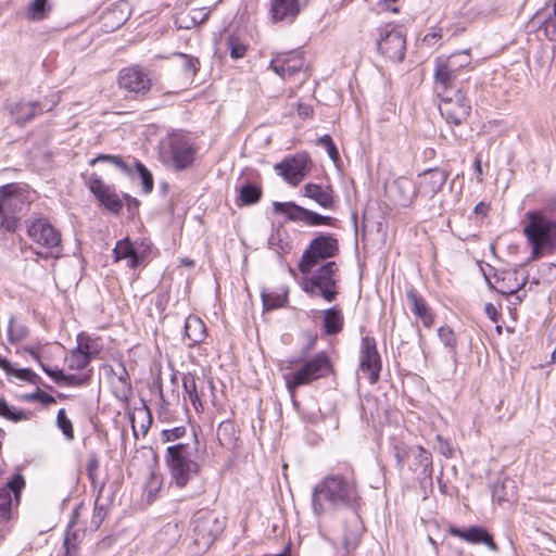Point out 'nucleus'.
Here are the masks:
<instances>
[{
  "mask_svg": "<svg viewBox=\"0 0 556 556\" xmlns=\"http://www.w3.org/2000/svg\"><path fill=\"white\" fill-rule=\"evenodd\" d=\"M358 485L354 472L331 473L315 485L312 493V508L320 516L329 509L346 507L353 510L352 530L345 535L346 540L356 541L363 532V523L357 508L361 505Z\"/></svg>",
  "mask_w": 556,
  "mask_h": 556,
  "instance_id": "1",
  "label": "nucleus"
},
{
  "mask_svg": "<svg viewBox=\"0 0 556 556\" xmlns=\"http://www.w3.org/2000/svg\"><path fill=\"white\" fill-rule=\"evenodd\" d=\"M522 232L531 247V260L556 252V219L546 215L545 211H528Z\"/></svg>",
  "mask_w": 556,
  "mask_h": 556,
  "instance_id": "2",
  "label": "nucleus"
},
{
  "mask_svg": "<svg viewBox=\"0 0 556 556\" xmlns=\"http://www.w3.org/2000/svg\"><path fill=\"white\" fill-rule=\"evenodd\" d=\"M165 463L172 481L184 488L200 473L199 441L194 435L192 443H177L167 446Z\"/></svg>",
  "mask_w": 556,
  "mask_h": 556,
  "instance_id": "3",
  "label": "nucleus"
},
{
  "mask_svg": "<svg viewBox=\"0 0 556 556\" xmlns=\"http://www.w3.org/2000/svg\"><path fill=\"white\" fill-rule=\"evenodd\" d=\"M30 192L18 184L0 188V230L14 232L21 226V216L30 204Z\"/></svg>",
  "mask_w": 556,
  "mask_h": 556,
  "instance_id": "4",
  "label": "nucleus"
},
{
  "mask_svg": "<svg viewBox=\"0 0 556 556\" xmlns=\"http://www.w3.org/2000/svg\"><path fill=\"white\" fill-rule=\"evenodd\" d=\"M435 91L441 98L439 111L442 117L450 124L460 125L469 116L471 105L457 84L454 86H435Z\"/></svg>",
  "mask_w": 556,
  "mask_h": 556,
  "instance_id": "5",
  "label": "nucleus"
},
{
  "mask_svg": "<svg viewBox=\"0 0 556 556\" xmlns=\"http://www.w3.org/2000/svg\"><path fill=\"white\" fill-rule=\"evenodd\" d=\"M331 369L328 355L325 352H319L313 358L305 361L298 370L285 376L287 389L293 393L302 386L327 377Z\"/></svg>",
  "mask_w": 556,
  "mask_h": 556,
  "instance_id": "6",
  "label": "nucleus"
},
{
  "mask_svg": "<svg viewBox=\"0 0 556 556\" xmlns=\"http://www.w3.org/2000/svg\"><path fill=\"white\" fill-rule=\"evenodd\" d=\"M339 254V242L330 233H320L314 238L303 252L299 262V270L303 275L312 273L319 262L334 257Z\"/></svg>",
  "mask_w": 556,
  "mask_h": 556,
  "instance_id": "7",
  "label": "nucleus"
},
{
  "mask_svg": "<svg viewBox=\"0 0 556 556\" xmlns=\"http://www.w3.org/2000/svg\"><path fill=\"white\" fill-rule=\"evenodd\" d=\"M338 265L330 261L320 266L309 278L305 280L304 291L309 295H321L327 302H332L339 294Z\"/></svg>",
  "mask_w": 556,
  "mask_h": 556,
  "instance_id": "8",
  "label": "nucleus"
},
{
  "mask_svg": "<svg viewBox=\"0 0 556 556\" xmlns=\"http://www.w3.org/2000/svg\"><path fill=\"white\" fill-rule=\"evenodd\" d=\"M225 522L214 511H198L191 521L193 543L199 551H206L222 533Z\"/></svg>",
  "mask_w": 556,
  "mask_h": 556,
  "instance_id": "9",
  "label": "nucleus"
},
{
  "mask_svg": "<svg viewBox=\"0 0 556 556\" xmlns=\"http://www.w3.org/2000/svg\"><path fill=\"white\" fill-rule=\"evenodd\" d=\"M471 56L468 50L457 51L446 58H438L434 68L435 86H454L462 70L469 67Z\"/></svg>",
  "mask_w": 556,
  "mask_h": 556,
  "instance_id": "10",
  "label": "nucleus"
},
{
  "mask_svg": "<svg viewBox=\"0 0 556 556\" xmlns=\"http://www.w3.org/2000/svg\"><path fill=\"white\" fill-rule=\"evenodd\" d=\"M194 149L190 142L181 136H172L167 142L162 143L161 157L163 162L170 164L176 169H186L194 161Z\"/></svg>",
  "mask_w": 556,
  "mask_h": 556,
  "instance_id": "11",
  "label": "nucleus"
},
{
  "mask_svg": "<svg viewBox=\"0 0 556 556\" xmlns=\"http://www.w3.org/2000/svg\"><path fill=\"white\" fill-rule=\"evenodd\" d=\"M379 37L378 51L393 62H402L406 51V39L403 31L393 25H386L379 29Z\"/></svg>",
  "mask_w": 556,
  "mask_h": 556,
  "instance_id": "12",
  "label": "nucleus"
},
{
  "mask_svg": "<svg viewBox=\"0 0 556 556\" xmlns=\"http://www.w3.org/2000/svg\"><path fill=\"white\" fill-rule=\"evenodd\" d=\"M98 162H104L118 168L122 173L134 177L138 176L141 179L142 189L144 193H150L153 189V177L150 170L140 162L135 161V165L127 164L121 156L111 154H100L90 161L93 165Z\"/></svg>",
  "mask_w": 556,
  "mask_h": 556,
  "instance_id": "13",
  "label": "nucleus"
},
{
  "mask_svg": "<svg viewBox=\"0 0 556 556\" xmlns=\"http://www.w3.org/2000/svg\"><path fill=\"white\" fill-rule=\"evenodd\" d=\"M269 66L282 79L298 77V83L302 84L307 78V74L304 71V59L298 51L277 55L271 60Z\"/></svg>",
  "mask_w": 556,
  "mask_h": 556,
  "instance_id": "14",
  "label": "nucleus"
},
{
  "mask_svg": "<svg viewBox=\"0 0 556 556\" xmlns=\"http://www.w3.org/2000/svg\"><path fill=\"white\" fill-rule=\"evenodd\" d=\"M275 213L283 214L289 220L302 222L308 226L330 225L331 216H324L311 210L304 208L294 202H274Z\"/></svg>",
  "mask_w": 556,
  "mask_h": 556,
  "instance_id": "15",
  "label": "nucleus"
},
{
  "mask_svg": "<svg viewBox=\"0 0 556 556\" xmlns=\"http://www.w3.org/2000/svg\"><path fill=\"white\" fill-rule=\"evenodd\" d=\"M27 235L35 243L46 249H56L61 243V233L46 218L28 222Z\"/></svg>",
  "mask_w": 556,
  "mask_h": 556,
  "instance_id": "16",
  "label": "nucleus"
},
{
  "mask_svg": "<svg viewBox=\"0 0 556 556\" xmlns=\"http://www.w3.org/2000/svg\"><path fill=\"white\" fill-rule=\"evenodd\" d=\"M361 371L367 376L370 383H376L381 370V358L377 350L376 341L371 337H364L361 344Z\"/></svg>",
  "mask_w": 556,
  "mask_h": 556,
  "instance_id": "17",
  "label": "nucleus"
},
{
  "mask_svg": "<svg viewBox=\"0 0 556 556\" xmlns=\"http://www.w3.org/2000/svg\"><path fill=\"white\" fill-rule=\"evenodd\" d=\"M118 85L136 96H144L151 88V78L140 66L134 65L119 72Z\"/></svg>",
  "mask_w": 556,
  "mask_h": 556,
  "instance_id": "18",
  "label": "nucleus"
},
{
  "mask_svg": "<svg viewBox=\"0 0 556 556\" xmlns=\"http://www.w3.org/2000/svg\"><path fill=\"white\" fill-rule=\"evenodd\" d=\"M24 485V478L16 475L5 486H0V536H3L8 531L7 523L12 518L11 493H14L16 501H18L20 492Z\"/></svg>",
  "mask_w": 556,
  "mask_h": 556,
  "instance_id": "19",
  "label": "nucleus"
},
{
  "mask_svg": "<svg viewBox=\"0 0 556 556\" xmlns=\"http://www.w3.org/2000/svg\"><path fill=\"white\" fill-rule=\"evenodd\" d=\"M88 187L97 200L113 213H118L123 207L122 200L115 192V189L105 185L97 174H91L88 178Z\"/></svg>",
  "mask_w": 556,
  "mask_h": 556,
  "instance_id": "20",
  "label": "nucleus"
},
{
  "mask_svg": "<svg viewBox=\"0 0 556 556\" xmlns=\"http://www.w3.org/2000/svg\"><path fill=\"white\" fill-rule=\"evenodd\" d=\"M448 173L441 168H431L418 175L417 191L418 195L432 199L445 185Z\"/></svg>",
  "mask_w": 556,
  "mask_h": 556,
  "instance_id": "21",
  "label": "nucleus"
},
{
  "mask_svg": "<svg viewBox=\"0 0 556 556\" xmlns=\"http://www.w3.org/2000/svg\"><path fill=\"white\" fill-rule=\"evenodd\" d=\"M275 169L290 185L298 186L309 170V165L305 156H295L276 164Z\"/></svg>",
  "mask_w": 556,
  "mask_h": 556,
  "instance_id": "22",
  "label": "nucleus"
},
{
  "mask_svg": "<svg viewBox=\"0 0 556 556\" xmlns=\"http://www.w3.org/2000/svg\"><path fill=\"white\" fill-rule=\"evenodd\" d=\"M448 533L455 538H459L470 544H484L491 551L497 552L498 547L493 541V536L488 530L480 526H471L468 528L460 529L455 526L448 528Z\"/></svg>",
  "mask_w": 556,
  "mask_h": 556,
  "instance_id": "23",
  "label": "nucleus"
},
{
  "mask_svg": "<svg viewBox=\"0 0 556 556\" xmlns=\"http://www.w3.org/2000/svg\"><path fill=\"white\" fill-rule=\"evenodd\" d=\"M391 199L400 206H409L418 195L417 185L407 177H399L389 188Z\"/></svg>",
  "mask_w": 556,
  "mask_h": 556,
  "instance_id": "24",
  "label": "nucleus"
},
{
  "mask_svg": "<svg viewBox=\"0 0 556 556\" xmlns=\"http://www.w3.org/2000/svg\"><path fill=\"white\" fill-rule=\"evenodd\" d=\"M300 11V0H270L269 15L274 23H293Z\"/></svg>",
  "mask_w": 556,
  "mask_h": 556,
  "instance_id": "25",
  "label": "nucleus"
},
{
  "mask_svg": "<svg viewBox=\"0 0 556 556\" xmlns=\"http://www.w3.org/2000/svg\"><path fill=\"white\" fill-rule=\"evenodd\" d=\"M406 298L414 315L421 320L426 328L432 327L433 314L424 298L413 288L406 291Z\"/></svg>",
  "mask_w": 556,
  "mask_h": 556,
  "instance_id": "26",
  "label": "nucleus"
},
{
  "mask_svg": "<svg viewBox=\"0 0 556 556\" xmlns=\"http://www.w3.org/2000/svg\"><path fill=\"white\" fill-rule=\"evenodd\" d=\"M206 338V327L201 318L189 315L185 321V339L190 348L202 343Z\"/></svg>",
  "mask_w": 556,
  "mask_h": 556,
  "instance_id": "27",
  "label": "nucleus"
},
{
  "mask_svg": "<svg viewBox=\"0 0 556 556\" xmlns=\"http://www.w3.org/2000/svg\"><path fill=\"white\" fill-rule=\"evenodd\" d=\"M43 109L38 102L20 101L11 105L10 114L16 124L23 125L41 114Z\"/></svg>",
  "mask_w": 556,
  "mask_h": 556,
  "instance_id": "28",
  "label": "nucleus"
},
{
  "mask_svg": "<svg viewBox=\"0 0 556 556\" xmlns=\"http://www.w3.org/2000/svg\"><path fill=\"white\" fill-rule=\"evenodd\" d=\"M304 197L314 200L324 208H332L334 205V199L332 194V189L327 186L323 187L317 184H306L304 186Z\"/></svg>",
  "mask_w": 556,
  "mask_h": 556,
  "instance_id": "29",
  "label": "nucleus"
},
{
  "mask_svg": "<svg viewBox=\"0 0 556 556\" xmlns=\"http://www.w3.org/2000/svg\"><path fill=\"white\" fill-rule=\"evenodd\" d=\"M517 486L515 480L505 477L492 488V497L498 503L511 502L516 498Z\"/></svg>",
  "mask_w": 556,
  "mask_h": 556,
  "instance_id": "30",
  "label": "nucleus"
},
{
  "mask_svg": "<svg viewBox=\"0 0 556 556\" xmlns=\"http://www.w3.org/2000/svg\"><path fill=\"white\" fill-rule=\"evenodd\" d=\"M323 327L326 334H337L343 328L342 312L334 307L327 308L323 312Z\"/></svg>",
  "mask_w": 556,
  "mask_h": 556,
  "instance_id": "31",
  "label": "nucleus"
},
{
  "mask_svg": "<svg viewBox=\"0 0 556 556\" xmlns=\"http://www.w3.org/2000/svg\"><path fill=\"white\" fill-rule=\"evenodd\" d=\"M262 188L252 182H244L238 189L237 204L239 206L253 205L262 198Z\"/></svg>",
  "mask_w": 556,
  "mask_h": 556,
  "instance_id": "32",
  "label": "nucleus"
},
{
  "mask_svg": "<svg viewBox=\"0 0 556 556\" xmlns=\"http://www.w3.org/2000/svg\"><path fill=\"white\" fill-rule=\"evenodd\" d=\"M113 255L115 262L124 258L128 260V267L130 268H135L138 265V255L128 239H123L117 242L116 247L113 249Z\"/></svg>",
  "mask_w": 556,
  "mask_h": 556,
  "instance_id": "33",
  "label": "nucleus"
},
{
  "mask_svg": "<svg viewBox=\"0 0 556 556\" xmlns=\"http://www.w3.org/2000/svg\"><path fill=\"white\" fill-rule=\"evenodd\" d=\"M484 276L489 282V286L504 295H515L526 285V279L521 283H515L514 286H509V285L505 283L506 279L516 280V273H507L506 277L502 278L501 281H500V278L496 277L495 283L498 286H494L485 274H484Z\"/></svg>",
  "mask_w": 556,
  "mask_h": 556,
  "instance_id": "34",
  "label": "nucleus"
},
{
  "mask_svg": "<svg viewBox=\"0 0 556 556\" xmlns=\"http://www.w3.org/2000/svg\"><path fill=\"white\" fill-rule=\"evenodd\" d=\"M0 416L8 420L14 421V422L27 420L29 418L28 413L21 410V409H16L15 407H11L7 403L5 399L1 395H0Z\"/></svg>",
  "mask_w": 556,
  "mask_h": 556,
  "instance_id": "35",
  "label": "nucleus"
},
{
  "mask_svg": "<svg viewBox=\"0 0 556 556\" xmlns=\"http://www.w3.org/2000/svg\"><path fill=\"white\" fill-rule=\"evenodd\" d=\"M415 460L416 464L421 467L422 475L426 478H431L433 470L431 453L422 446H418L415 453Z\"/></svg>",
  "mask_w": 556,
  "mask_h": 556,
  "instance_id": "36",
  "label": "nucleus"
},
{
  "mask_svg": "<svg viewBox=\"0 0 556 556\" xmlns=\"http://www.w3.org/2000/svg\"><path fill=\"white\" fill-rule=\"evenodd\" d=\"M50 11V5L47 0H33L27 7L26 15L28 20L41 21Z\"/></svg>",
  "mask_w": 556,
  "mask_h": 556,
  "instance_id": "37",
  "label": "nucleus"
},
{
  "mask_svg": "<svg viewBox=\"0 0 556 556\" xmlns=\"http://www.w3.org/2000/svg\"><path fill=\"white\" fill-rule=\"evenodd\" d=\"M200 383L197 381V378L193 374L187 372L182 377V388L185 393V400L188 399L191 404H195L198 402L197 397V389Z\"/></svg>",
  "mask_w": 556,
  "mask_h": 556,
  "instance_id": "38",
  "label": "nucleus"
},
{
  "mask_svg": "<svg viewBox=\"0 0 556 556\" xmlns=\"http://www.w3.org/2000/svg\"><path fill=\"white\" fill-rule=\"evenodd\" d=\"M65 361L68 368L79 370L84 369L90 363L91 356H88L87 353L81 352V350H73Z\"/></svg>",
  "mask_w": 556,
  "mask_h": 556,
  "instance_id": "39",
  "label": "nucleus"
},
{
  "mask_svg": "<svg viewBox=\"0 0 556 556\" xmlns=\"http://www.w3.org/2000/svg\"><path fill=\"white\" fill-rule=\"evenodd\" d=\"M227 49L232 59L243 58L248 46L236 35H229L227 38Z\"/></svg>",
  "mask_w": 556,
  "mask_h": 556,
  "instance_id": "40",
  "label": "nucleus"
},
{
  "mask_svg": "<svg viewBox=\"0 0 556 556\" xmlns=\"http://www.w3.org/2000/svg\"><path fill=\"white\" fill-rule=\"evenodd\" d=\"M262 301L263 306L267 311L276 309L278 307H281L287 302V295L286 294H273L263 291L262 292Z\"/></svg>",
  "mask_w": 556,
  "mask_h": 556,
  "instance_id": "41",
  "label": "nucleus"
},
{
  "mask_svg": "<svg viewBox=\"0 0 556 556\" xmlns=\"http://www.w3.org/2000/svg\"><path fill=\"white\" fill-rule=\"evenodd\" d=\"M210 15V11L206 8H195L192 9L187 17L190 18V24L179 25L180 28L189 29L195 25L204 23Z\"/></svg>",
  "mask_w": 556,
  "mask_h": 556,
  "instance_id": "42",
  "label": "nucleus"
},
{
  "mask_svg": "<svg viewBox=\"0 0 556 556\" xmlns=\"http://www.w3.org/2000/svg\"><path fill=\"white\" fill-rule=\"evenodd\" d=\"M56 425L67 440L74 439V430L72 421L66 417L64 408L59 409L56 415Z\"/></svg>",
  "mask_w": 556,
  "mask_h": 556,
  "instance_id": "43",
  "label": "nucleus"
},
{
  "mask_svg": "<svg viewBox=\"0 0 556 556\" xmlns=\"http://www.w3.org/2000/svg\"><path fill=\"white\" fill-rule=\"evenodd\" d=\"M112 390L119 401H127L132 394L130 381H113Z\"/></svg>",
  "mask_w": 556,
  "mask_h": 556,
  "instance_id": "44",
  "label": "nucleus"
},
{
  "mask_svg": "<svg viewBox=\"0 0 556 556\" xmlns=\"http://www.w3.org/2000/svg\"><path fill=\"white\" fill-rule=\"evenodd\" d=\"M28 333V328L11 319L8 328V336L11 342L23 340Z\"/></svg>",
  "mask_w": 556,
  "mask_h": 556,
  "instance_id": "45",
  "label": "nucleus"
},
{
  "mask_svg": "<svg viewBox=\"0 0 556 556\" xmlns=\"http://www.w3.org/2000/svg\"><path fill=\"white\" fill-rule=\"evenodd\" d=\"M187 432L186 427H175L172 429H165L161 432V441L162 442H174L178 439H181L185 437Z\"/></svg>",
  "mask_w": 556,
  "mask_h": 556,
  "instance_id": "46",
  "label": "nucleus"
},
{
  "mask_svg": "<svg viewBox=\"0 0 556 556\" xmlns=\"http://www.w3.org/2000/svg\"><path fill=\"white\" fill-rule=\"evenodd\" d=\"M438 336L446 348H450L454 352L456 344V337L454 331L448 327H440L438 329Z\"/></svg>",
  "mask_w": 556,
  "mask_h": 556,
  "instance_id": "47",
  "label": "nucleus"
},
{
  "mask_svg": "<svg viewBox=\"0 0 556 556\" xmlns=\"http://www.w3.org/2000/svg\"><path fill=\"white\" fill-rule=\"evenodd\" d=\"M106 517V509L103 505H99L98 501L94 503L93 514L90 521V528L98 530Z\"/></svg>",
  "mask_w": 556,
  "mask_h": 556,
  "instance_id": "48",
  "label": "nucleus"
},
{
  "mask_svg": "<svg viewBox=\"0 0 556 556\" xmlns=\"http://www.w3.org/2000/svg\"><path fill=\"white\" fill-rule=\"evenodd\" d=\"M98 469H99L98 456L94 452H91L88 456L86 470H87L88 478L91 480L92 483H96L97 476H98Z\"/></svg>",
  "mask_w": 556,
  "mask_h": 556,
  "instance_id": "49",
  "label": "nucleus"
},
{
  "mask_svg": "<svg viewBox=\"0 0 556 556\" xmlns=\"http://www.w3.org/2000/svg\"><path fill=\"white\" fill-rule=\"evenodd\" d=\"M541 29L544 31L545 36L552 40L556 41V17L549 15L544 22L541 24Z\"/></svg>",
  "mask_w": 556,
  "mask_h": 556,
  "instance_id": "50",
  "label": "nucleus"
},
{
  "mask_svg": "<svg viewBox=\"0 0 556 556\" xmlns=\"http://www.w3.org/2000/svg\"><path fill=\"white\" fill-rule=\"evenodd\" d=\"M179 56L184 60L182 67L186 74L194 76L198 72L199 60L185 53H179Z\"/></svg>",
  "mask_w": 556,
  "mask_h": 556,
  "instance_id": "51",
  "label": "nucleus"
},
{
  "mask_svg": "<svg viewBox=\"0 0 556 556\" xmlns=\"http://www.w3.org/2000/svg\"><path fill=\"white\" fill-rule=\"evenodd\" d=\"M318 143L326 148L330 159L332 161L339 160V152L336 148L331 137L329 135H325L318 139Z\"/></svg>",
  "mask_w": 556,
  "mask_h": 556,
  "instance_id": "52",
  "label": "nucleus"
},
{
  "mask_svg": "<svg viewBox=\"0 0 556 556\" xmlns=\"http://www.w3.org/2000/svg\"><path fill=\"white\" fill-rule=\"evenodd\" d=\"M207 387L211 391L214 389V383L212 380H204V379H201L200 380V386L199 388L197 389V397H198V402H195V404H192V406L194 407V409L197 412H200L203 409V404H202V397L204 396V387Z\"/></svg>",
  "mask_w": 556,
  "mask_h": 556,
  "instance_id": "53",
  "label": "nucleus"
},
{
  "mask_svg": "<svg viewBox=\"0 0 556 556\" xmlns=\"http://www.w3.org/2000/svg\"><path fill=\"white\" fill-rule=\"evenodd\" d=\"M42 370L51 377L56 383H62V378H64V372L62 369H52L49 366L40 363Z\"/></svg>",
  "mask_w": 556,
  "mask_h": 556,
  "instance_id": "54",
  "label": "nucleus"
},
{
  "mask_svg": "<svg viewBox=\"0 0 556 556\" xmlns=\"http://www.w3.org/2000/svg\"><path fill=\"white\" fill-rule=\"evenodd\" d=\"M30 399H36L43 405H50V404L55 403V399L52 395H50L49 393H46L43 391H40V390H38L34 394H31Z\"/></svg>",
  "mask_w": 556,
  "mask_h": 556,
  "instance_id": "55",
  "label": "nucleus"
},
{
  "mask_svg": "<svg viewBox=\"0 0 556 556\" xmlns=\"http://www.w3.org/2000/svg\"><path fill=\"white\" fill-rule=\"evenodd\" d=\"M233 431H235V427H233L232 422H230V421L220 422V425L218 426V430H217V435H218L219 441L222 442L223 437H225L226 434H230Z\"/></svg>",
  "mask_w": 556,
  "mask_h": 556,
  "instance_id": "56",
  "label": "nucleus"
},
{
  "mask_svg": "<svg viewBox=\"0 0 556 556\" xmlns=\"http://www.w3.org/2000/svg\"><path fill=\"white\" fill-rule=\"evenodd\" d=\"M541 211H545L546 215L551 214L553 216H556V195L551 197L546 200L544 208Z\"/></svg>",
  "mask_w": 556,
  "mask_h": 556,
  "instance_id": "57",
  "label": "nucleus"
},
{
  "mask_svg": "<svg viewBox=\"0 0 556 556\" xmlns=\"http://www.w3.org/2000/svg\"><path fill=\"white\" fill-rule=\"evenodd\" d=\"M63 545L65 547V555L64 556H75L76 552V544L72 543L70 534H66Z\"/></svg>",
  "mask_w": 556,
  "mask_h": 556,
  "instance_id": "58",
  "label": "nucleus"
},
{
  "mask_svg": "<svg viewBox=\"0 0 556 556\" xmlns=\"http://www.w3.org/2000/svg\"><path fill=\"white\" fill-rule=\"evenodd\" d=\"M62 383H65L67 386H79L83 383V380L77 378L75 375L64 374V378H62Z\"/></svg>",
  "mask_w": 556,
  "mask_h": 556,
  "instance_id": "59",
  "label": "nucleus"
},
{
  "mask_svg": "<svg viewBox=\"0 0 556 556\" xmlns=\"http://www.w3.org/2000/svg\"><path fill=\"white\" fill-rule=\"evenodd\" d=\"M406 452L404 450H401L399 447H395V459H396V465L399 468H402L405 460H406Z\"/></svg>",
  "mask_w": 556,
  "mask_h": 556,
  "instance_id": "60",
  "label": "nucleus"
},
{
  "mask_svg": "<svg viewBox=\"0 0 556 556\" xmlns=\"http://www.w3.org/2000/svg\"><path fill=\"white\" fill-rule=\"evenodd\" d=\"M298 113L302 117H307V116L312 115L313 109H312V106H309L307 104H299Z\"/></svg>",
  "mask_w": 556,
  "mask_h": 556,
  "instance_id": "61",
  "label": "nucleus"
},
{
  "mask_svg": "<svg viewBox=\"0 0 556 556\" xmlns=\"http://www.w3.org/2000/svg\"><path fill=\"white\" fill-rule=\"evenodd\" d=\"M485 313L493 321L497 320L498 313L493 304H485Z\"/></svg>",
  "mask_w": 556,
  "mask_h": 556,
  "instance_id": "62",
  "label": "nucleus"
},
{
  "mask_svg": "<svg viewBox=\"0 0 556 556\" xmlns=\"http://www.w3.org/2000/svg\"><path fill=\"white\" fill-rule=\"evenodd\" d=\"M18 378L23 380H31L33 377H35V372L30 369H18L17 375Z\"/></svg>",
  "mask_w": 556,
  "mask_h": 556,
  "instance_id": "63",
  "label": "nucleus"
},
{
  "mask_svg": "<svg viewBox=\"0 0 556 556\" xmlns=\"http://www.w3.org/2000/svg\"><path fill=\"white\" fill-rule=\"evenodd\" d=\"M116 375H117L116 381H130L129 375L123 365H119V372Z\"/></svg>",
  "mask_w": 556,
  "mask_h": 556,
  "instance_id": "64",
  "label": "nucleus"
}]
</instances>
